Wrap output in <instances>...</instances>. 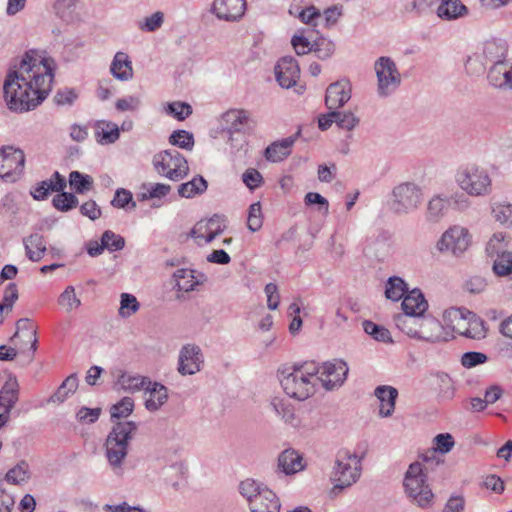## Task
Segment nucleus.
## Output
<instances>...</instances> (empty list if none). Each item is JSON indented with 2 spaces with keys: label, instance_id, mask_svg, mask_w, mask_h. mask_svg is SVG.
<instances>
[{
  "label": "nucleus",
  "instance_id": "obj_16",
  "mask_svg": "<svg viewBox=\"0 0 512 512\" xmlns=\"http://www.w3.org/2000/svg\"><path fill=\"white\" fill-rule=\"evenodd\" d=\"M203 362L200 347L195 344H186L180 349L177 370L182 376L194 375L201 370Z\"/></svg>",
  "mask_w": 512,
  "mask_h": 512
},
{
  "label": "nucleus",
  "instance_id": "obj_18",
  "mask_svg": "<svg viewBox=\"0 0 512 512\" xmlns=\"http://www.w3.org/2000/svg\"><path fill=\"white\" fill-rule=\"evenodd\" d=\"M275 76L281 87L288 89L294 86L300 76L297 61L291 56L281 58L275 67Z\"/></svg>",
  "mask_w": 512,
  "mask_h": 512
},
{
  "label": "nucleus",
  "instance_id": "obj_62",
  "mask_svg": "<svg viewBox=\"0 0 512 512\" xmlns=\"http://www.w3.org/2000/svg\"><path fill=\"white\" fill-rule=\"evenodd\" d=\"M492 213L496 221L512 227V204L497 205L493 208Z\"/></svg>",
  "mask_w": 512,
  "mask_h": 512
},
{
  "label": "nucleus",
  "instance_id": "obj_53",
  "mask_svg": "<svg viewBox=\"0 0 512 512\" xmlns=\"http://www.w3.org/2000/svg\"><path fill=\"white\" fill-rule=\"evenodd\" d=\"M140 308L137 298L129 293H122L120 300L119 314L122 317H130Z\"/></svg>",
  "mask_w": 512,
  "mask_h": 512
},
{
  "label": "nucleus",
  "instance_id": "obj_15",
  "mask_svg": "<svg viewBox=\"0 0 512 512\" xmlns=\"http://www.w3.org/2000/svg\"><path fill=\"white\" fill-rule=\"evenodd\" d=\"M222 121L226 132L229 134L228 143L231 145L235 133H243L256 126V121L251 117V113L245 109H231L226 111L222 115Z\"/></svg>",
  "mask_w": 512,
  "mask_h": 512
},
{
  "label": "nucleus",
  "instance_id": "obj_48",
  "mask_svg": "<svg viewBox=\"0 0 512 512\" xmlns=\"http://www.w3.org/2000/svg\"><path fill=\"white\" fill-rule=\"evenodd\" d=\"M174 278L176 286L180 291H192L197 283L194 280L193 271L188 269H178L174 273Z\"/></svg>",
  "mask_w": 512,
  "mask_h": 512
},
{
  "label": "nucleus",
  "instance_id": "obj_1",
  "mask_svg": "<svg viewBox=\"0 0 512 512\" xmlns=\"http://www.w3.org/2000/svg\"><path fill=\"white\" fill-rule=\"evenodd\" d=\"M54 69L52 58L27 52L19 66L6 76L3 90L8 108L27 112L42 103L51 91Z\"/></svg>",
  "mask_w": 512,
  "mask_h": 512
},
{
  "label": "nucleus",
  "instance_id": "obj_4",
  "mask_svg": "<svg viewBox=\"0 0 512 512\" xmlns=\"http://www.w3.org/2000/svg\"><path fill=\"white\" fill-rule=\"evenodd\" d=\"M406 497L411 503L422 509L430 508L434 503V493L428 483L424 465L413 462L409 465L403 479Z\"/></svg>",
  "mask_w": 512,
  "mask_h": 512
},
{
  "label": "nucleus",
  "instance_id": "obj_10",
  "mask_svg": "<svg viewBox=\"0 0 512 512\" xmlns=\"http://www.w3.org/2000/svg\"><path fill=\"white\" fill-rule=\"evenodd\" d=\"M374 70L377 76V93L380 97L391 95L400 86L401 74L390 57L378 58Z\"/></svg>",
  "mask_w": 512,
  "mask_h": 512
},
{
  "label": "nucleus",
  "instance_id": "obj_28",
  "mask_svg": "<svg viewBox=\"0 0 512 512\" xmlns=\"http://www.w3.org/2000/svg\"><path fill=\"white\" fill-rule=\"evenodd\" d=\"M111 74L120 81H128L133 77L132 62L125 52H117L110 65Z\"/></svg>",
  "mask_w": 512,
  "mask_h": 512
},
{
  "label": "nucleus",
  "instance_id": "obj_34",
  "mask_svg": "<svg viewBox=\"0 0 512 512\" xmlns=\"http://www.w3.org/2000/svg\"><path fill=\"white\" fill-rule=\"evenodd\" d=\"M78 387V378L76 374L68 376L62 384L58 387L57 391L48 399L49 403H63L69 395L73 394Z\"/></svg>",
  "mask_w": 512,
  "mask_h": 512
},
{
  "label": "nucleus",
  "instance_id": "obj_64",
  "mask_svg": "<svg viewBox=\"0 0 512 512\" xmlns=\"http://www.w3.org/2000/svg\"><path fill=\"white\" fill-rule=\"evenodd\" d=\"M130 203L132 208L136 207V203L133 201L132 193L124 188L117 189L111 201V205L116 208H125Z\"/></svg>",
  "mask_w": 512,
  "mask_h": 512
},
{
  "label": "nucleus",
  "instance_id": "obj_13",
  "mask_svg": "<svg viewBox=\"0 0 512 512\" xmlns=\"http://www.w3.org/2000/svg\"><path fill=\"white\" fill-rule=\"evenodd\" d=\"M318 382L326 391L341 387L348 375L349 368L345 361L334 359L322 364L316 363Z\"/></svg>",
  "mask_w": 512,
  "mask_h": 512
},
{
  "label": "nucleus",
  "instance_id": "obj_57",
  "mask_svg": "<svg viewBox=\"0 0 512 512\" xmlns=\"http://www.w3.org/2000/svg\"><path fill=\"white\" fill-rule=\"evenodd\" d=\"M304 203L307 206L317 205V211L326 216L329 214V202L317 192H308L304 197Z\"/></svg>",
  "mask_w": 512,
  "mask_h": 512
},
{
  "label": "nucleus",
  "instance_id": "obj_47",
  "mask_svg": "<svg viewBox=\"0 0 512 512\" xmlns=\"http://www.w3.org/2000/svg\"><path fill=\"white\" fill-rule=\"evenodd\" d=\"M192 238H194L198 245L211 243L217 236V230L211 231V229L205 226L201 221L197 222L196 225L190 232Z\"/></svg>",
  "mask_w": 512,
  "mask_h": 512
},
{
  "label": "nucleus",
  "instance_id": "obj_39",
  "mask_svg": "<svg viewBox=\"0 0 512 512\" xmlns=\"http://www.w3.org/2000/svg\"><path fill=\"white\" fill-rule=\"evenodd\" d=\"M58 305L65 312L69 313L81 306V299L76 295L75 288L72 285L67 286L58 297Z\"/></svg>",
  "mask_w": 512,
  "mask_h": 512
},
{
  "label": "nucleus",
  "instance_id": "obj_51",
  "mask_svg": "<svg viewBox=\"0 0 512 512\" xmlns=\"http://www.w3.org/2000/svg\"><path fill=\"white\" fill-rule=\"evenodd\" d=\"M52 203L57 210L66 212L78 205V198L72 193L61 192L54 196Z\"/></svg>",
  "mask_w": 512,
  "mask_h": 512
},
{
  "label": "nucleus",
  "instance_id": "obj_50",
  "mask_svg": "<svg viewBox=\"0 0 512 512\" xmlns=\"http://www.w3.org/2000/svg\"><path fill=\"white\" fill-rule=\"evenodd\" d=\"M164 110L179 121L185 120L192 114V107L188 103L180 101L167 103Z\"/></svg>",
  "mask_w": 512,
  "mask_h": 512
},
{
  "label": "nucleus",
  "instance_id": "obj_56",
  "mask_svg": "<svg viewBox=\"0 0 512 512\" xmlns=\"http://www.w3.org/2000/svg\"><path fill=\"white\" fill-rule=\"evenodd\" d=\"M19 354L24 355L28 362L34 359V354L37 350V335H35V342L26 341L24 337H19L18 340L12 341Z\"/></svg>",
  "mask_w": 512,
  "mask_h": 512
},
{
  "label": "nucleus",
  "instance_id": "obj_40",
  "mask_svg": "<svg viewBox=\"0 0 512 512\" xmlns=\"http://www.w3.org/2000/svg\"><path fill=\"white\" fill-rule=\"evenodd\" d=\"M362 326L364 332L376 341L383 343H391L393 341L390 331L382 325H378L370 320H365Z\"/></svg>",
  "mask_w": 512,
  "mask_h": 512
},
{
  "label": "nucleus",
  "instance_id": "obj_12",
  "mask_svg": "<svg viewBox=\"0 0 512 512\" xmlns=\"http://www.w3.org/2000/svg\"><path fill=\"white\" fill-rule=\"evenodd\" d=\"M509 242L504 233H494L486 246L490 257H496L493 263V271L496 275L504 277L512 274V252L507 251Z\"/></svg>",
  "mask_w": 512,
  "mask_h": 512
},
{
  "label": "nucleus",
  "instance_id": "obj_26",
  "mask_svg": "<svg viewBox=\"0 0 512 512\" xmlns=\"http://www.w3.org/2000/svg\"><path fill=\"white\" fill-rule=\"evenodd\" d=\"M375 396L380 401L379 415L381 417H389L395 410V403L398 391L392 386H378L374 391Z\"/></svg>",
  "mask_w": 512,
  "mask_h": 512
},
{
  "label": "nucleus",
  "instance_id": "obj_33",
  "mask_svg": "<svg viewBox=\"0 0 512 512\" xmlns=\"http://www.w3.org/2000/svg\"><path fill=\"white\" fill-rule=\"evenodd\" d=\"M207 188V181L201 175H196L190 181L178 186V194L183 198H193L203 194Z\"/></svg>",
  "mask_w": 512,
  "mask_h": 512
},
{
  "label": "nucleus",
  "instance_id": "obj_32",
  "mask_svg": "<svg viewBox=\"0 0 512 512\" xmlns=\"http://www.w3.org/2000/svg\"><path fill=\"white\" fill-rule=\"evenodd\" d=\"M450 200L441 195L433 196L427 204V220L433 223L439 222L446 214Z\"/></svg>",
  "mask_w": 512,
  "mask_h": 512
},
{
  "label": "nucleus",
  "instance_id": "obj_36",
  "mask_svg": "<svg viewBox=\"0 0 512 512\" xmlns=\"http://www.w3.org/2000/svg\"><path fill=\"white\" fill-rule=\"evenodd\" d=\"M30 477L31 471L29 464L26 461H21L7 471L5 480L10 484L21 485L26 483Z\"/></svg>",
  "mask_w": 512,
  "mask_h": 512
},
{
  "label": "nucleus",
  "instance_id": "obj_5",
  "mask_svg": "<svg viewBox=\"0 0 512 512\" xmlns=\"http://www.w3.org/2000/svg\"><path fill=\"white\" fill-rule=\"evenodd\" d=\"M360 474L361 466L357 455L349 452L339 453L331 475V480L334 483L331 492L334 495L339 494L343 489L356 483Z\"/></svg>",
  "mask_w": 512,
  "mask_h": 512
},
{
  "label": "nucleus",
  "instance_id": "obj_43",
  "mask_svg": "<svg viewBox=\"0 0 512 512\" xmlns=\"http://www.w3.org/2000/svg\"><path fill=\"white\" fill-rule=\"evenodd\" d=\"M150 379L139 375H122L119 379L121 387L130 393L145 390Z\"/></svg>",
  "mask_w": 512,
  "mask_h": 512
},
{
  "label": "nucleus",
  "instance_id": "obj_37",
  "mask_svg": "<svg viewBox=\"0 0 512 512\" xmlns=\"http://www.w3.org/2000/svg\"><path fill=\"white\" fill-rule=\"evenodd\" d=\"M392 251V242L390 236L382 234L378 236L370 245L369 252L378 260H384Z\"/></svg>",
  "mask_w": 512,
  "mask_h": 512
},
{
  "label": "nucleus",
  "instance_id": "obj_42",
  "mask_svg": "<svg viewBox=\"0 0 512 512\" xmlns=\"http://www.w3.org/2000/svg\"><path fill=\"white\" fill-rule=\"evenodd\" d=\"M69 183L76 193L83 194L92 189L93 178L79 171H72L69 174Z\"/></svg>",
  "mask_w": 512,
  "mask_h": 512
},
{
  "label": "nucleus",
  "instance_id": "obj_8",
  "mask_svg": "<svg viewBox=\"0 0 512 512\" xmlns=\"http://www.w3.org/2000/svg\"><path fill=\"white\" fill-rule=\"evenodd\" d=\"M423 192L414 182H403L392 190L391 209L397 215H406L415 211L421 204Z\"/></svg>",
  "mask_w": 512,
  "mask_h": 512
},
{
  "label": "nucleus",
  "instance_id": "obj_3",
  "mask_svg": "<svg viewBox=\"0 0 512 512\" xmlns=\"http://www.w3.org/2000/svg\"><path fill=\"white\" fill-rule=\"evenodd\" d=\"M138 425L134 421H118L108 433L104 443L105 456L115 475L123 474V462L128 455L129 443Z\"/></svg>",
  "mask_w": 512,
  "mask_h": 512
},
{
  "label": "nucleus",
  "instance_id": "obj_11",
  "mask_svg": "<svg viewBox=\"0 0 512 512\" xmlns=\"http://www.w3.org/2000/svg\"><path fill=\"white\" fill-rule=\"evenodd\" d=\"M470 245L469 231L459 225L448 228L435 244V250L442 255L460 257Z\"/></svg>",
  "mask_w": 512,
  "mask_h": 512
},
{
  "label": "nucleus",
  "instance_id": "obj_61",
  "mask_svg": "<svg viewBox=\"0 0 512 512\" xmlns=\"http://www.w3.org/2000/svg\"><path fill=\"white\" fill-rule=\"evenodd\" d=\"M336 115V125L347 131L353 130L360 121L352 112H340L336 110Z\"/></svg>",
  "mask_w": 512,
  "mask_h": 512
},
{
  "label": "nucleus",
  "instance_id": "obj_2",
  "mask_svg": "<svg viewBox=\"0 0 512 512\" xmlns=\"http://www.w3.org/2000/svg\"><path fill=\"white\" fill-rule=\"evenodd\" d=\"M316 362L296 363L278 370L284 392L298 401H304L316 392L318 383Z\"/></svg>",
  "mask_w": 512,
  "mask_h": 512
},
{
  "label": "nucleus",
  "instance_id": "obj_49",
  "mask_svg": "<svg viewBox=\"0 0 512 512\" xmlns=\"http://www.w3.org/2000/svg\"><path fill=\"white\" fill-rule=\"evenodd\" d=\"M134 409V401L130 397H124L110 408L111 419L128 417Z\"/></svg>",
  "mask_w": 512,
  "mask_h": 512
},
{
  "label": "nucleus",
  "instance_id": "obj_22",
  "mask_svg": "<svg viewBox=\"0 0 512 512\" xmlns=\"http://www.w3.org/2000/svg\"><path fill=\"white\" fill-rule=\"evenodd\" d=\"M300 133L301 131L298 130L294 135L270 144L265 149L264 156L266 160L277 163L286 159L291 154L292 147L297 138L300 136Z\"/></svg>",
  "mask_w": 512,
  "mask_h": 512
},
{
  "label": "nucleus",
  "instance_id": "obj_29",
  "mask_svg": "<svg viewBox=\"0 0 512 512\" xmlns=\"http://www.w3.org/2000/svg\"><path fill=\"white\" fill-rule=\"evenodd\" d=\"M482 54L487 61L493 64L503 62L507 54V43L502 39L487 40L483 45Z\"/></svg>",
  "mask_w": 512,
  "mask_h": 512
},
{
  "label": "nucleus",
  "instance_id": "obj_17",
  "mask_svg": "<svg viewBox=\"0 0 512 512\" xmlns=\"http://www.w3.org/2000/svg\"><path fill=\"white\" fill-rule=\"evenodd\" d=\"M245 10V0H214L211 8L218 19L229 22L241 19Z\"/></svg>",
  "mask_w": 512,
  "mask_h": 512
},
{
  "label": "nucleus",
  "instance_id": "obj_38",
  "mask_svg": "<svg viewBox=\"0 0 512 512\" xmlns=\"http://www.w3.org/2000/svg\"><path fill=\"white\" fill-rule=\"evenodd\" d=\"M421 316L398 315L395 318L397 327L410 337L417 338Z\"/></svg>",
  "mask_w": 512,
  "mask_h": 512
},
{
  "label": "nucleus",
  "instance_id": "obj_25",
  "mask_svg": "<svg viewBox=\"0 0 512 512\" xmlns=\"http://www.w3.org/2000/svg\"><path fill=\"white\" fill-rule=\"evenodd\" d=\"M19 385L15 377H10L0 390V406L4 409L0 415H5L9 420V413L18 401Z\"/></svg>",
  "mask_w": 512,
  "mask_h": 512
},
{
  "label": "nucleus",
  "instance_id": "obj_7",
  "mask_svg": "<svg viewBox=\"0 0 512 512\" xmlns=\"http://www.w3.org/2000/svg\"><path fill=\"white\" fill-rule=\"evenodd\" d=\"M445 317L450 321L453 331L467 338L480 340L486 336L484 322L473 312L455 308L446 311Z\"/></svg>",
  "mask_w": 512,
  "mask_h": 512
},
{
  "label": "nucleus",
  "instance_id": "obj_9",
  "mask_svg": "<svg viewBox=\"0 0 512 512\" xmlns=\"http://www.w3.org/2000/svg\"><path fill=\"white\" fill-rule=\"evenodd\" d=\"M456 182L459 187L471 196H482L489 193L491 179L487 171L475 165L458 170Z\"/></svg>",
  "mask_w": 512,
  "mask_h": 512
},
{
  "label": "nucleus",
  "instance_id": "obj_23",
  "mask_svg": "<svg viewBox=\"0 0 512 512\" xmlns=\"http://www.w3.org/2000/svg\"><path fill=\"white\" fill-rule=\"evenodd\" d=\"M144 391L147 395L144 405L149 412L158 411L168 400V389L159 382H148Z\"/></svg>",
  "mask_w": 512,
  "mask_h": 512
},
{
  "label": "nucleus",
  "instance_id": "obj_52",
  "mask_svg": "<svg viewBox=\"0 0 512 512\" xmlns=\"http://www.w3.org/2000/svg\"><path fill=\"white\" fill-rule=\"evenodd\" d=\"M169 142L174 146L190 151L194 146V137L192 133L186 130H176L170 135Z\"/></svg>",
  "mask_w": 512,
  "mask_h": 512
},
{
  "label": "nucleus",
  "instance_id": "obj_44",
  "mask_svg": "<svg viewBox=\"0 0 512 512\" xmlns=\"http://www.w3.org/2000/svg\"><path fill=\"white\" fill-rule=\"evenodd\" d=\"M36 330V326L30 319H19L16 323V332L12 336L11 341H16L19 337H24L26 341L32 340L35 342V335H37Z\"/></svg>",
  "mask_w": 512,
  "mask_h": 512
},
{
  "label": "nucleus",
  "instance_id": "obj_60",
  "mask_svg": "<svg viewBox=\"0 0 512 512\" xmlns=\"http://www.w3.org/2000/svg\"><path fill=\"white\" fill-rule=\"evenodd\" d=\"M163 22L164 14L161 11H157L140 22L139 29L146 32H154L162 26Z\"/></svg>",
  "mask_w": 512,
  "mask_h": 512
},
{
  "label": "nucleus",
  "instance_id": "obj_24",
  "mask_svg": "<svg viewBox=\"0 0 512 512\" xmlns=\"http://www.w3.org/2000/svg\"><path fill=\"white\" fill-rule=\"evenodd\" d=\"M304 469L302 456L294 449H285L278 456L277 470L292 475Z\"/></svg>",
  "mask_w": 512,
  "mask_h": 512
},
{
  "label": "nucleus",
  "instance_id": "obj_55",
  "mask_svg": "<svg viewBox=\"0 0 512 512\" xmlns=\"http://www.w3.org/2000/svg\"><path fill=\"white\" fill-rule=\"evenodd\" d=\"M263 225V216L260 202L250 205L247 218V227L251 232L258 231Z\"/></svg>",
  "mask_w": 512,
  "mask_h": 512
},
{
  "label": "nucleus",
  "instance_id": "obj_21",
  "mask_svg": "<svg viewBox=\"0 0 512 512\" xmlns=\"http://www.w3.org/2000/svg\"><path fill=\"white\" fill-rule=\"evenodd\" d=\"M487 79L497 89L512 90V63L505 60L493 64L489 69Z\"/></svg>",
  "mask_w": 512,
  "mask_h": 512
},
{
  "label": "nucleus",
  "instance_id": "obj_27",
  "mask_svg": "<svg viewBox=\"0 0 512 512\" xmlns=\"http://www.w3.org/2000/svg\"><path fill=\"white\" fill-rule=\"evenodd\" d=\"M402 315L423 316L428 308V303L419 289H413L406 294L402 301Z\"/></svg>",
  "mask_w": 512,
  "mask_h": 512
},
{
  "label": "nucleus",
  "instance_id": "obj_63",
  "mask_svg": "<svg viewBox=\"0 0 512 512\" xmlns=\"http://www.w3.org/2000/svg\"><path fill=\"white\" fill-rule=\"evenodd\" d=\"M487 360L488 357L485 353L469 351L462 355L461 364L463 367L470 369L477 365L484 364Z\"/></svg>",
  "mask_w": 512,
  "mask_h": 512
},
{
  "label": "nucleus",
  "instance_id": "obj_58",
  "mask_svg": "<svg viewBox=\"0 0 512 512\" xmlns=\"http://www.w3.org/2000/svg\"><path fill=\"white\" fill-rule=\"evenodd\" d=\"M101 242L103 243V246L111 252L122 250L125 246L124 238L110 230L103 233Z\"/></svg>",
  "mask_w": 512,
  "mask_h": 512
},
{
  "label": "nucleus",
  "instance_id": "obj_41",
  "mask_svg": "<svg viewBox=\"0 0 512 512\" xmlns=\"http://www.w3.org/2000/svg\"><path fill=\"white\" fill-rule=\"evenodd\" d=\"M407 289V285L402 278L390 277L386 284L385 295L392 301H398L404 298Z\"/></svg>",
  "mask_w": 512,
  "mask_h": 512
},
{
  "label": "nucleus",
  "instance_id": "obj_35",
  "mask_svg": "<svg viewBox=\"0 0 512 512\" xmlns=\"http://www.w3.org/2000/svg\"><path fill=\"white\" fill-rule=\"evenodd\" d=\"M270 406L282 420L290 425H295L296 415L294 408L291 404L285 401L283 398L274 397L271 399Z\"/></svg>",
  "mask_w": 512,
  "mask_h": 512
},
{
  "label": "nucleus",
  "instance_id": "obj_19",
  "mask_svg": "<svg viewBox=\"0 0 512 512\" xmlns=\"http://www.w3.org/2000/svg\"><path fill=\"white\" fill-rule=\"evenodd\" d=\"M351 98V84L341 80L330 84L326 89L325 104L328 110H338Z\"/></svg>",
  "mask_w": 512,
  "mask_h": 512
},
{
  "label": "nucleus",
  "instance_id": "obj_6",
  "mask_svg": "<svg viewBox=\"0 0 512 512\" xmlns=\"http://www.w3.org/2000/svg\"><path fill=\"white\" fill-rule=\"evenodd\" d=\"M152 162L156 172L171 181H180L189 173L186 158L174 149L155 154Z\"/></svg>",
  "mask_w": 512,
  "mask_h": 512
},
{
  "label": "nucleus",
  "instance_id": "obj_45",
  "mask_svg": "<svg viewBox=\"0 0 512 512\" xmlns=\"http://www.w3.org/2000/svg\"><path fill=\"white\" fill-rule=\"evenodd\" d=\"M77 0H56L53 5L55 14L65 22H70L75 17Z\"/></svg>",
  "mask_w": 512,
  "mask_h": 512
},
{
  "label": "nucleus",
  "instance_id": "obj_20",
  "mask_svg": "<svg viewBox=\"0 0 512 512\" xmlns=\"http://www.w3.org/2000/svg\"><path fill=\"white\" fill-rule=\"evenodd\" d=\"M417 338L429 342L448 341L449 333L437 319L423 315L419 323Z\"/></svg>",
  "mask_w": 512,
  "mask_h": 512
},
{
  "label": "nucleus",
  "instance_id": "obj_59",
  "mask_svg": "<svg viewBox=\"0 0 512 512\" xmlns=\"http://www.w3.org/2000/svg\"><path fill=\"white\" fill-rule=\"evenodd\" d=\"M98 128L101 129L102 139L106 143H114L119 139L120 132L117 124L109 121H101L98 123Z\"/></svg>",
  "mask_w": 512,
  "mask_h": 512
},
{
  "label": "nucleus",
  "instance_id": "obj_31",
  "mask_svg": "<svg viewBox=\"0 0 512 512\" xmlns=\"http://www.w3.org/2000/svg\"><path fill=\"white\" fill-rule=\"evenodd\" d=\"M23 242L26 255L31 261L38 262L43 258L47 248L44 237L41 234H31Z\"/></svg>",
  "mask_w": 512,
  "mask_h": 512
},
{
  "label": "nucleus",
  "instance_id": "obj_54",
  "mask_svg": "<svg viewBox=\"0 0 512 512\" xmlns=\"http://www.w3.org/2000/svg\"><path fill=\"white\" fill-rule=\"evenodd\" d=\"M335 51V44L333 41L321 37L313 42V52L321 60L330 58Z\"/></svg>",
  "mask_w": 512,
  "mask_h": 512
},
{
  "label": "nucleus",
  "instance_id": "obj_30",
  "mask_svg": "<svg viewBox=\"0 0 512 512\" xmlns=\"http://www.w3.org/2000/svg\"><path fill=\"white\" fill-rule=\"evenodd\" d=\"M467 7L460 0H441L437 15L445 20H453L467 15Z\"/></svg>",
  "mask_w": 512,
  "mask_h": 512
},
{
  "label": "nucleus",
  "instance_id": "obj_46",
  "mask_svg": "<svg viewBox=\"0 0 512 512\" xmlns=\"http://www.w3.org/2000/svg\"><path fill=\"white\" fill-rule=\"evenodd\" d=\"M144 192L140 195V200L161 199L167 196L171 191V186L163 183H149L143 186Z\"/></svg>",
  "mask_w": 512,
  "mask_h": 512
},
{
  "label": "nucleus",
  "instance_id": "obj_14",
  "mask_svg": "<svg viewBox=\"0 0 512 512\" xmlns=\"http://www.w3.org/2000/svg\"><path fill=\"white\" fill-rule=\"evenodd\" d=\"M24 152L19 148L5 146L0 149V178L6 182H16L23 174Z\"/></svg>",
  "mask_w": 512,
  "mask_h": 512
}]
</instances>
